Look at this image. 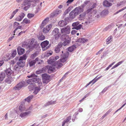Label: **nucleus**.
Listing matches in <instances>:
<instances>
[{
    "label": "nucleus",
    "mask_w": 126,
    "mask_h": 126,
    "mask_svg": "<svg viewBox=\"0 0 126 126\" xmlns=\"http://www.w3.org/2000/svg\"><path fill=\"white\" fill-rule=\"evenodd\" d=\"M27 77L29 78L34 77L32 79H28L27 81V83L30 84L28 86V88L30 91L33 90L34 88L35 83H37V85L39 86H42V83L41 79L34 74H32L28 76Z\"/></svg>",
    "instance_id": "obj_1"
},
{
    "label": "nucleus",
    "mask_w": 126,
    "mask_h": 126,
    "mask_svg": "<svg viewBox=\"0 0 126 126\" xmlns=\"http://www.w3.org/2000/svg\"><path fill=\"white\" fill-rule=\"evenodd\" d=\"M28 47L30 49H38L39 47V44L35 39L32 38L30 40L29 42Z\"/></svg>",
    "instance_id": "obj_2"
},
{
    "label": "nucleus",
    "mask_w": 126,
    "mask_h": 126,
    "mask_svg": "<svg viewBox=\"0 0 126 126\" xmlns=\"http://www.w3.org/2000/svg\"><path fill=\"white\" fill-rule=\"evenodd\" d=\"M48 64L56 66V68L59 69L63 66V64L60 62L53 61L52 60H48Z\"/></svg>",
    "instance_id": "obj_3"
},
{
    "label": "nucleus",
    "mask_w": 126,
    "mask_h": 126,
    "mask_svg": "<svg viewBox=\"0 0 126 126\" xmlns=\"http://www.w3.org/2000/svg\"><path fill=\"white\" fill-rule=\"evenodd\" d=\"M26 82L24 81H22L17 84L14 88V89L15 90H19L22 87H25L27 85Z\"/></svg>",
    "instance_id": "obj_4"
},
{
    "label": "nucleus",
    "mask_w": 126,
    "mask_h": 126,
    "mask_svg": "<svg viewBox=\"0 0 126 126\" xmlns=\"http://www.w3.org/2000/svg\"><path fill=\"white\" fill-rule=\"evenodd\" d=\"M62 53L61 55L62 57L60 59L61 62L64 63L67 60V58L68 56L69 53L68 52H66L64 53H63V51H62Z\"/></svg>",
    "instance_id": "obj_5"
},
{
    "label": "nucleus",
    "mask_w": 126,
    "mask_h": 126,
    "mask_svg": "<svg viewBox=\"0 0 126 126\" xmlns=\"http://www.w3.org/2000/svg\"><path fill=\"white\" fill-rule=\"evenodd\" d=\"M42 77L43 82L44 83L47 84L50 81V76L46 73L43 74Z\"/></svg>",
    "instance_id": "obj_6"
},
{
    "label": "nucleus",
    "mask_w": 126,
    "mask_h": 126,
    "mask_svg": "<svg viewBox=\"0 0 126 126\" xmlns=\"http://www.w3.org/2000/svg\"><path fill=\"white\" fill-rule=\"evenodd\" d=\"M79 24V22L73 23L72 24V26L73 27L72 29H75L77 30L80 29L82 27V25Z\"/></svg>",
    "instance_id": "obj_7"
},
{
    "label": "nucleus",
    "mask_w": 126,
    "mask_h": 126,
    "mask_svg": "<svg viewBox=\"0 0 126 126\" xmlns=\"http://www.w3.org/2000/svg\"><path fill=\"white\" fill-rule=\"evenodd\" d=\"M49 43V41L47 40H46L42 42L41 44V45L42 48L43 50H45L47 49L49 47V46H47L48 45Z\"/></svg>",
    "instance_id": "obj_8"
},
{
    "label": "nucleus",
    "mask_w": 126,
    "mask_h": 126,
    "mask_svg": "<svg viewBox=\"0 0 126 126\" xmlns=\"http://www.w3.org/2000/svg\"><path fill=\"white\" fill-rule=\"evenodd\" d=\"M70 28L69 26H67L63 28L61 30V32L62 33L65 34H69L70 32Z\"/></svg>",
    "instance_id": "obj_9"
},
{
    "label": "nucleus",
    "mask_w": 126,
    "mask_h": 126,
    "mask_svg": "<svg viewBox=\"0 0 126 126\" xmlns=\"http://www.w3.org/2000/svg\"><path fill=\"white\" fill-rule=\"evenodd\" d=\"M54 66L47 65V68L48 71V73L50 74L53 72L55 69V67Z\"/></svg>",
    "instance_id": "obj_10"
},
{
    "label": "nucleus",
    "mask_w": 126,
    "mask_h": 126,
    "mask_svg": "<svg viewBox=\"0 0 126 126\" xmlns=\"http://www.w3.org/2000/svg\"><path fill=\"white\" fill-rule=\"evenodd\" d=\"M73 10L75 12V14H77V15L83 12L84 11V9H81L79 6L76 7Z\"/></svg>",
    "instance_id": "obj_11"
},
{
    "label": "nucleus",
    "mask_w": 126,
    "mask_h": 126,
    "mask_svg": "<svg viewBox=\"0 0 126 126\" xmlns=\"http://www.w3.org/2000/svg\"><path fill=\"white\" fill-rule=\"evenodd\" d=\"M31 113V112L30 111L22 112L20 114V116L22 118L24 119L28 115Z\"/></svg>",
    "instance_id": "obj_12"
},
{
    "label": "nucleus",
    "mask_w": 126,
    "mask_h": 126,
    "mask_svg": "<svg viewBox=\"0 0 126 126\" xmlns=\"http://www.w3.org/2000/svg\"><path fill=\"white\" fill-rule=\"evenodd\" d=\"M27 57L26 56V54H24L22 56L20 57L19 58L18 57H16L15 59V60L16 61L18 60L19 61H21V60H26Z\"/></svg>",
    "instance_id": "obj_13"
},
{
    "label": "nucleus",
    "mask_w": 126,
    "mask_h": 126,
    "mask_svg": "<svg viewBox=\"0 0 126 126\" xmlns=\"http://www.w3.org/2000/svg\"><path fill=\"white\" fill-rule=\"evenodd\" d=\"M26 60L19 61L17 63V64L21 68L23 67L25 64Z\"/></svg>",
    "instance_id": "obj_14"
},
{
    "label": "nucleus",
    "mask_w": 126,
    "mask_h": 126,
    "mask_svg": "<svg viewBox=\"0 0 126 126\" xmlns=\"http://www.w3.org/2000/svg\"><path fill=\"white\" fill-rule=\"evenodd\" d=\"M62 10H57L54 11L53 13L51 15V16L53 17L54 16H56L58 15L59 14L62 12Z\"/></svg>",
    "instance_id": "obj_15"
},
{
    "label": "nucleus",
    "mask_w": 126,
    "mask_h": 126,
    "mask_svg": "<svg viewBox=\"0 0 126 126\" xmlns=\"http://www.w3.org/2000/svg\"><path fill=\"white\" fill-rule=\"evenodd\" d=\"M68 35L65 34H63L62 35L60 39L62 41H64L65 40L70 39Z\"/></svg>",
    "instance_id": "obj_16"
},
{
    "label": "nucleus",
    "mask_w": 126,
    "mask_h": 126,
    "mask_svg": "<svg viewBox=\"0 0 126 126\" xmlns=\"http://www.w3.org/2000/svg\"><path fill=\"white\" fill-rule=\"evenodd\" d=\"M35 0H24L23 3V5L24 6H31V2L34 1Z\"/></svg>",
    "instance_id": "obj_17"
},
{
    "label": "nucleus",
    "mask_w": 126,
    "mask_h": 126,
    "mask_svg": "<svg viewBox=\"0 0 126 126\" xmlns=\"http://www.w3.org/2000/svg\"><path fill=\"white\" fill-rule=\"evenodd\" d=\"M62 47V45L61 43H59L58 45L56 46L54 49V50L56 53H59L60 51V48Z\"/></svg>",
    "instance_id": "obj_18"
},
{
    "label": "nucleus",
    "mask_w": 126,
    "mask_h": 126,
    "mask_svg": "<svg viewBox=\"0 0 126 126\" xmlns=\"http://www.w3.org/2000/svg\"><path fill=\"white\" fill-rule=\"evenodd\" d=\"M17 51L18 55H20L23 54L24 52L25 49L19 47L17 48Z\"/></svg>",
    "instance_id": "obj_19"
},
{
    "label": "nucleus",
    "mask_w": 126,
    "mask_h": 126,
    "mask_svg": "<svg viewBox=\"0 0 126 126\" xmlns=\"http://www.w3.org/2000/svg\"><path fill=\"white\" fill-rule=\"evenodd\" d=\"M5 72L7 77H10L11 76L13 73V71L10 68L6 69Z\"/></svg>",
    "instance_id": "obj_20"
},
{
    "label": "nucleus",
    "mask_w": 126,
    "mask_h": 126,
    "mask_svg": "<svg viewBox=\"0 0 126 126\" xmlns=\"http://www.w3.org/2000/svg\"><path fill=\"white\" fill-rule=\"evenodd\" d=\"M52 25L49 24L44 28L43 30V32L44 33L48 32L50 30L52 27Z\"/></svg>",
    "instance_id": "obj_21"
},
{
    "label": "nucleus",
    "mask_w": 126,
    "mask_h": 126,
    "mask_svg": "<svg viewBox=\"0 0 126 126\" xmlns=\"http://www.w3.org/2000/svg\"><path fill=\"white\" fill-rule=\"evenodd\" d=\"M111 3L109 2L107 0H105L103 2V5L105 7H109L112 6Z\"/></svg>",
    "instance_id": "obj_22"
},
{
    "label": "nucleus",
    "mask_w": 126,
    "mask_h": 126,
    "mask_svg": "<svg viewBox=\"0 0 126 126\" xmlns=\"http://www.w3.org/2000/svg\"><path fill=\"white\" fill-rule=\"evenodd\" d=\"M38 86L35 87L34 88V91L33 93L35 94H36L41 90V86H39L38 85Z\"/></svg>",
    "instance_id": "obj_23"
},
{
    "label": "nucleus",
    "mask_w": 126,
    "mask_h": 126,
    "mask_svg": "<svg viewBox=\"0 0 126 126\" xmlns=\"http://www.w3.org/2000/svg\"><path fill=\"white\" fill-rule=\"evenodd\" d=\"M67 24V22H66L65 20H62L60 21L58 23V24L59 26L61 27L65 26Z\"/></svg>",
    "instance_id": "obj_24"
},
{
    "label": "nucleus",
    "mask_w": 126,
    "mask_h": 126,
    "mask_svg": "<svg viewBox=\"0 0 126 126\" xmlns=\"http://www.w3.org/2000/svg\"><path fill=\"white\" fill-rule=\"evenodd\" d=\"M87 41L88 40L87 39H86L84 38H81L78 39L77 40V42L80 43H85L87 42Z\"/></svg>",
    "instance_id": "obj_25"
},
{
    "label": "nucleus",
    "mask_w": 126,
    "mask_h": 126,
    "mask_svg": "<svg viewBox=\"0 0 126 126\" xmlns=\"http://www.w3.org/2000/svg\"><path fill=\"white\" fill-rule=\"evenodd\" d=\"M69 15L71 18L73 19L77 15V14H75V12L74 11V10H73L70 13Z\"/></svg>",
    "instance_id": "obj_26"
},
{
    "label": "nucleus",
    "mask_w": 126,
    "mask_h": 126,
    "mask_svg": "<svg viewBox=\"0 0 126 126\" xmlns=\"http://www.w3.org/2000/svg\"><path fill=\"white\" fill-rule=\"evenodd\" d=\"M48 18H46L44 20L42 23L40 27L41 28H43L44 26L48 22Z\"/></svg>",
    "instance_id": "obj_27"
},
{
    "label": "nucleus",
    "mask_w": 126,
    "mask_h": 126,
    "mask_svg": "<svg viewBox=\"0 0 126 126\" xmlns=\"http://www.w3.org/2000/svg\"><path fill=\"white\" fill-rule=\"evenodd\" d=\"M38 60V58H36L34 60L31 61L29 63V66L30 67L34 65L36 62Z\"/></svg>",
    "instance_id": "obj_28"
},
{
    "label": "nucleus",
    "mask_w": 126,
    "mask_h": 126,
    "mask_svg": "<svg viewBox=\"0 0 126 126\" xmlns=\"http://www.w3.org/2000/svg\"><path fill=\"white\" fill-rule=\"evenodd\" d=\"M86 14L85 12H83L79 15V20H83L85 17Z\"/></svg>",
    "instance_id": "obj_29"
},
{
    "label": "nucleus",
    "mask_w": 126,
    "mask_h": 126,
    "mask_svg": "<svg viewBox=\"0 0 126 126\" xmlns=\"http://www.w3.org/2000/svg\"><path fill=\"white\" fill-rule=\"evenodd\" d=\"M71 38L64 41L63 43H61L62 46L63 45L64 46H66L68 45L70 42Z\"/></svg>",
    "instance_id": "obj_30"
},
{
    "label": "nucleus",
    "mask_w": 126,
    "mask_h": 126,
    "mask_svg": "<svg viewBox=\"0 0 126 126\" xmlns=\"http://www.w3.org/2000/svg\"><path fill=\"white\" fill-rule=\"evenodd\" d=\"M77 47V46L76 45L74 44L73 46L68 48V50L70 52H72Z\"/></svg>",
    "instance_id": "obj_31"
},
{
    "label": "nucleus",
    "mask_w": 126,
    "mask_h": 126,
    "mask_svg": "<svg viewBox=\"0 0 126 126\" xmlns=\"http://www.w3.org/2000/svg\"><path fill=\"white\" fill-rule=\"evenodd\" d=\"M5 76V74L4 72H2L0 74V82L3 80Z\"/></svg>",
    "instance_id": "obj_32"
},
{
    "label": "nucleus",
    "mask_w": 126,
    "mask_h": 126,
    "mask_svg": "<svg viewBox=\"0 0 126 126\" xmlns=\"http://www.w3.org/2000/svg\"><path fill=\"white\" fill-rule=\"evenodd\" d=\"M12 81V78L11 77H8L6 78L5 80V81L6 83L8 84L11 83Z\"/></svg>",
    "instance_id": "obj_33"
},
{
    "label": "nucleus",
    "mask_w": 126,
    "mask_h": 126,
    "mask_svg": "<svg viewBox=\"0 0 126 126\" xmlns=\"http://www.w3.org/2000/svg\"><path fill=\"white\" fill-rule=\"evenodd\" d=\"M112 37L111 36H109L106 40L107 44H108L112 41Z\"/></svg>",
    "instance_id": "obj_34"
},
{
    "label": "nucleus",
    "mask_w": 126,
    "mask_h": 126,
    "mask_svg": "<svg viewBox=\"0 0 126 126\" xmlns=\"http://www.w3.org/2000/svg\"><path fill=\"white\" fill-rule=\"evenodd\" d=\"M59 29L57 28H56L54 29V30L52 32V35H54L59 33Z\"/></svg>",
    "instance_id": "obj_35"
},
{
    "label": "nucleus",
    "mask_w": 126,
    "mask_h": 126,
    "mask_svg": "<svg viewBox=\"0 0 126 126\" xmlns=\"http://www.w3.org/2000/svg\"><path fill=\"white\" fill-rule=\"evenodd\" d=\"M56 102V101H51L48 102L45 105V107H47L50 105L55 103Z\"/></svg>",
    "instance_id": "obj_36"
},
{
    "label": "nucleus",
    "mask_w": 126,
    "mask_h": 126,
    "mask_svg": "<svg viewBox=\"0 0 126 126\" xmlns=\"http://www.w3.org/2000/svg\"><path fill=\"white\" fill-rule=\"evenodd\" d=\"M71 9V7H69L67 9H66L64 11L63 15V16L64 17L66 14L70 11Z\"/></svg>",
    "instance_id": "obj_37"
},
{
    "label": "nucleus",
    "mask_w": 126,
    "mask_h": 126,
    "mask_svg": "<svg viewBox=\"0 0 126 126\" xmlns=\"http://www.w3.org/2000/svg\"><path fill=\"white\" fill-rule=\"evenodd\" d=\"M20 67H21L19 66L17 64L14 67V69L15 71H16V72H17L20 70Z\"/></svg>",
    "instance_id": "obj_38"
},
{
    "label": "nucleus",
    "mask_w": 126,
    "mask_h": 126,
    "mask_svg": "<svg viewBox=\"0 0 126 126\" xmlns=\"http://www.w3.org/2000/svg\"><path fill=\"white\" fill-rule=\"evenodd\" d=\"M25 109L24 106L22 104H21L19 107V110L20 111H24Z\"/></svg>",
    "instance_id": "obj_39"
},
{
    "label": "nucleus",
    "mask_w": 126,
    "mask_h": 126,
    "mask_svg": "<svg viewBox=\"0 0 126 126\" xmlns=\"http://www.w3.org/2000/svg\"><path fill=\"white\" fill-rule=\"evenodd\" d=\"M33 97V95L29 96L25 99V101H27L28 102H29L30 101L31 99H32Z\"/></svg>",
    "instance_id": "obj_40"
},
{
    "label": "nucleus",
    "mask_w": 126,
    "mask_h": 126,
    "mask_svg": "<svg viewBox=\"0 0 126 126\" xmlns=\"http://www.w3.org/2000/svg\"><path fill=\"white\" fill-rule=\"evenodd\" d=\"M72 19L71 18L70 16L69 17H67L64 19V20L66 21V22H67V23H68L69 22L71 21Z\"/></svg>",
    "instance_id": "obj_41"
},
{
    "label": "nucleus",
    "mask_w": 126,
    "mask_h": 126,
    "mask_svg": "<svg viewBox=\"0 0 126 126\" xmlns=\"http://www.w3.org/2000/svg\"><path fill=\"white\" fill-rule=\"evenodd\" d=\"M12 52V56L14 57L16 54V49L13 50Z\"/></svg>",
    "instance_id": "obj_42"
},
{
    "label": "nucleus",
    "mask_w": 126,
    "mask_h": 126,
    "mask_svg": "<svg viewBox=\"0 0 126 126\" xmlns=\"http://www.w3.org/2000/svg\"><path fill=\"white\" fill-rule=\"evenodd\" d=\"M102 77V76H101L97 78H97V77H96L94 79H93V81H94V82L92 83V85L93 84L97 81L98 79H100Z\"/></svg>",
    "instance_id": "obj_43"
},
{
    "label": "nucleus",
    "mask_w": 126,
    "mask_h": 126,
    "mask_svg": "<svg viewBox=\"0 0 126 126\" xmlns=\"http://www.w3.org/2000/svg\"><path fill=\"white\" fill-rule=\"evenodd\" d=\"M45 36L43 35L39 36L38 38V39L39 40L42 41L44 40L45 39Z\"/></svg>",
    "instance_id": "obj_44"
},
{
    "label": "nucleus",
    "mask_w": 126,
    "mask_h": 126,
    "mask_svg": "<svg viewBox=\"0 0 126 126\" xmlns=\"http://www.w3.org/2000/svg\"><path fill=\"white\" fill-rule=\"evenodd\" d=\"M23 22L26 24L29 23L30 22V20L26 18L23 20Z\"/></svg>",
    "instance_id": "obj_45"
},
{
    "label": "nucleus",
    "mask_w": 126,
    "mask_h": 126,
    "mask_svg": "<svg viewBox=\"0 0 126 126\" xmlns=\"http://www.w3.org/2000/svg\"><path fill=\"white\" fill-rule=\"evenodd\" d=\"M34 14L31 13H28L27 15V17L29 18H31L33 17L34 16Z\"/></svg>",
    "instance_id": "obj_46"
},
{
    "label": "nucleus",
    "mask_w": 126,
    "mask_h": 126,
    "mask_svg": "<svg viewBox=\"0 0 126 126\" xmlns=\"http://www.w3.org/2000/svg\"><path fill=\"white\" fill-rule=\"evenodd\" d=\"M111 85H110V86H107L101 92V93H104L105 92L106 90H107L108 88H109L111 86Z\"/></svg>",
    "instance_id": "obj_47"
},
{
    "label": "nucleus",
    "mask_w": 126,
    "mask_h": 126,
    "mask_svg": "<svg viewBox=\"0 0 126 126\" xmlns=\"http://www.w3.org/2000/svg\"><path fill=\"white\" fill-rule=\"evenodd\" d=\"M46 70H47V65L45 67L42 68L41 70L42 73H44L46 72Z\"/></svg>",
    "instance_id": "obj_48"
},
{
    "label": "nucleus",
    "mask_w": 126,
    "mask_h": 126,
    "mask_svg": "<svg viewBox=\"0 0 126 126\" xmlns=\"http://www.w3.org/2000/svg\"><path fill=\"white\" fill-rule=\"evenodd\" d=\"M19 24V23L16 22H15L14 24L13 27L14 28H16L18 26V25Z\"/></svg>",
    "instance_id": "obj_49"
},
{
    "label": "nucleus",
    "mask_w": 126,
    "mask_h": 126,
    "mask_svg": "<svg viewBox=\"0 0 126 126\" xmlns=\"http://www.w3.org/2000/svg\"><path fill=\"white\" fill-rule=\"evenodd\" d=\"M60 33L54 35L55 36V38L56 40H57L60 36Z\"/></svg>",
    "instance_id": "obj_50"
},
{
    "label": "nucleus",
    "mask_w": 126,
    "mask_h": 126,
    "mask_svg": "<svg viewBox=\"0 0 126 126\" xmlns=\"http://www.w3.org/2000/svg\"><path fill=\"white\" fill-rule=\"evenodd\" d=\"M71 117L69 116L67 117L65 120H64V121L66 123L68 122L71 119Z\"/></svg>",
    "instance_id": "obj_51"
},
{
    "label": "nucleus",
    "mask_w": 126,
    "mask_h": 126,
    "mask_svg": "<svg viewBox=\"0 0 126 126\" xmlns=\"http://www.w3.org/2000/svg\"><path fill=\"white\" fill-rule=\"evenodd\" d=\"M126 104V102L119 109L117 110L113 113V114H114L115 113H116L117 111H118L119 110H120L122 108H123L124 106Z\"/></svg>",
    "instance_id": "obj_52"
},
{
    "label": "nucleus",
    "mask_w": 126,
    "mask_h": 126,
    "mask_svg": "<svg viewBox=\"0 0 126 126\" xmlns=\"http://www.w3.org/2000/svg\"><path fill=\"white\" fill-rule=\"evenodd\" d=\"M92 10H93L92 9V8H90L88 9L87 11L85 12V13L86 14H88L91 12Z\"/></svg>",
    "instance_id": "obj_53"
},
{
    "label": "nucleus",
    "mask_w": 126,
    "mask_h": 126,
    "mask_svg": "<svg viewBox=\"0 0 126 126\" xmlns=\"http://www.w3.org/2000/svg\"><path fill=\"white\" fill-rule=\"evenodd\" d=\"M25 6L24 8L23 9L25 11H27L30 7V6L27 5Z\"/></svg>",
    "instance_id": "obj_54"
},
{
    "label": "nucleus",
    "mask_w": 126,
    "mask_h": 126,
    "mask_svg": "<svg viewBox=\"0 0 126 126\" xmlns=\"http://www.w3.org/2000/svg\"><path fill=\"white\" fill-rule=\"evenodd\" d=\"M25 16V14L23 13H21L20 15L19 16L22 19Z\"/></svg>",
    "instance_id": "obj_55"
},
{
    "label": "nucleus",
    "mask_w": 126,
    "mask_h": 126,
    "mask_svg": "<svg viewBox=\"0 0 126 126\" xmlns=\"http://www.w3.org/2000/svg\"><path fill=\"white\" fill-rule=\"evenodd\" d=\"M59 58V56H56L54 58H53L52 59H51L50 60H52L53 61H54V60H56L58 59Z\"/></svg>",
    "instance_id": "obj_56"
},
{
    "label": "nucleus",
    "mask_w": 126,
    "mask_h": 126,
    "mask_svg": "<svg viewBox=\"0 0 126 126\" xmlns=\"http://www.w3.org/2000/svg\"><path fill=\"white\" fill-rule=\"evenodd\" d=\"M22 19L19 16L16 18V20L17 21H21Z\"/></svg>",
    "instance_id": "obj_57"
},
{
    "label": "nucleus",
    "mask_w": 126,
    "mask_h": 126,
    "mask_svg": "<svg viewBox=\"0 0 126 126\" xmlns=\"http://www.w3.org/2000/svg\"><path fill=\"white\" fill-rule=\"evenodd\" d=\"M77 32V31H76V30H72L71 31V33L72 34V35H74V34H76V33Z\"/></svg>",
    "instance_id": "obj_58"
},
{
    "label": "nucleus",
    "mask_w": 126,
    "mask_h": 126,
    "mask_svg": "<svg viewBox=\"0 0 126 126\" xmlns=\"http://www.w3.org/2000/svg\"><path fill=\"white\" fill-rule=\"evenodd\" d=\"M14 37V36H12V37H9L7 40V41L8 42H9Z\"/></svg>",
    "instance_id": "obj_59"
},
{
    "label": "nucleus",
    "mask_w": 126,
    "mask_h": 126,
    "mask_svg": "<svg viewBox=\"0 0 126 126\" xmlns=\"http://www.w3.org/2000/svg\"><path fill=\"white\" fill-rule=\"evenodd\" d=\"M111 27V26L110 25H109L108 26H107L104 29V30L106 31L108 30V29L110 28Z\"/></svg>",
    "instance_id": "obj_60"
},
{
    "label": "nucleus",
    "mask_w": 126,
    "mask_h": 126,
    "mask_svg": "<svg viewBox=\"0 0 126 126\" xmlns=\"http://www.w3.org/2000/svg\"><path fill=\"white\" fill-rule=\"evenodd\" d=\"M26 31H21L18 34L17 36H20L23 33H25V32Z\"/></svg>",
    "instance_id": "obj_61"
},
{
    "label": "nucleus",
    "mask_w": 126,
    "mask_h": 126,
    "mask_svg": "<svg viewBox=\"0 0 126 126\" xmlns=\"http://www.w3.org/2000/svg\"><path fill=\"white\" fill-rule=\"evenodd\" d=\"M93 80L89 82L85 86V87H86L88 86H89L91 83H92L94 82V81H93Z\"/></svg>",
    "instance_id": "obj_62"
},
{
    "label": "nucleus",
    "mask_w": 126,
    "mask_h": 126,
    "mask_svg": "<svg viewBox=\"0 0 126 126\" xmlns=\"http://www.w3.org/2000/svg\"><path fill=\"white\" fill-rule=\"evenodd\" d=\"M74 0H68L66 2L67 3L70 4Z\"/></svg>",
    "instance_id": "obj_63"
},
{
    "label": "nucleus",
    "mask_w": 126,
    "mask_h": 126,
    "mask_svg": "<svg viewBox=\"0 0 126 126\" xmlns=\"http://www.w3.org/2000/svg\"><path fill=\"white\" fill-rule=\"evenodd\" d=\"M96 5L95 3H94L91 8H92V9L93 10L94 8L96 7Z\"/></svg>",
    "instance_id": "obj_64"
}]
</instances>
